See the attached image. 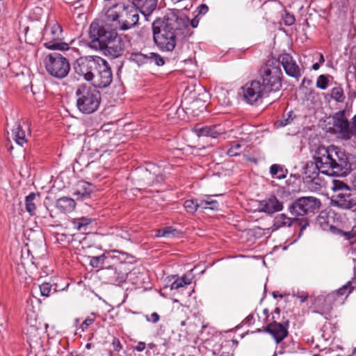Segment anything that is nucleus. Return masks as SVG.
I'll return each mask as SVG.
<instances>
[{
    "label": "nucleus",
    "instance_id": "nucleus-51",
    "mask_svg": "<svg viewBox=\"0 0 356 356\" xmlns=\"http://www.w3.org/2000/svg\"><path fill=\"white\" fill-rule=\"evenodd\" d=\"M199 20L195 17L191 22L189 21L188 25L190 24L192 28H196L198 26ZM188 28H190L188 26ZM191 30V29H189Z\"/></svg>",
    "mask_w": 356,
    "mask_h": 356
},
{
    "label": "nucleus",
    "instance_id": "nucleus-45",
    "mask_svg": "<svg viewBox=\"0 0 356 356\" xmlns=\"http://www.w3.org/2000/svg\"><path fill=\"white\" fill-rule=\"evenodd\" d=\"M176 232V229H172L170 227H167L161 229H159L157 231L156 236L161 237H169L171 235H174V232Z\"/></svg>",
    "mask_w": 356,
    "mask_h": 356
},
{
    "label": "nucleus",
    "instance_id": "nucleus-31",
    "mask_svg": "<svg viewBox=\"0 0 356 356\" xmlns=\"http://www.w3.org/2000/svg\"><path fill=\"white\" fill-rule=\"evenodd\" d=\"M73 227L78 231H86L87 226H88L92 220L90 218L86 217H81L74 218L72 220Z\"/></svg>",
    "mask_w": 356,
    "mask_h": 356
},
{
    "label": "nucleus",
    "instance_id": "nucleus-35",
    "mask_svg": "<svg viewBox=\"0 0 356 356\" xmlns=\"http://www.w3.org/2000/svg\"><path fill=\"white\" fill-rule=\"evenodd\" d=\"M39 289L41 296L44 297H49L51 294L56 291V289H53L52 285L48 282H44L39 285Z\"/></svg>",
    "mask_w": 356,
    "mask_h": 356
},
{
    "label": "nucleus",
    "instance_id": "nucleus-40",
    "mask_svg": "<svg viewBox=\"0 0 356 356\" xmlns=\"http://www.w3.org/2000/svg\"><path fill=\"white\" fill-rule=\"evenodd\" d=\"M191 284V280L186 279V277L177 279L171 284L172 289H178L181 287H184L188 284Z\"/></svg>",
    "mask_w": 356,
    "mask_h": 356
},
{
    "label": "nucleus",
    "instance_id": "nucleus-29",
    "mask_svg": "<svg viewBox=\"0 0 356 356\" xmlns=\"http://www.w3.org/2000/svg\"><path fill=\"white\" fill-rule=\"evenodd\" d=\"M129 60L136 63L138 66L147 64L149 62V58L147 54L141 51H133L129 54Z\"/></svg>",
    "mask_w": 356,
    "mask_h": 356
},
{
    "label": "nucleus",
    "instance_id": "nucleus-25",
    "mask_svg": "<svg viewBox=\"0 0 356 356\" xmlns=\"http://www.w3.org/2000/svg\"><path fill=\"white\" fill-rule=\"evenodd\" d=\"M320 172L322 173V170L318 162L314 161L306 163L304 171L306 179L313 181L318 177Z\"/></svg>",
    "mask_w": 356,
    "mask_h": 356
},
{
    "label": "nucleus",
    "instance_id": "nucleus-58",
    "mask_svg": "<svg viewBox=\"0 0 356 356\" xmlns=\"http://www.w3.org/2000/svg\"><path fill=\"white\" fill-rule=\"evenodd\" d=\"M352 122L354 124V127H356V114L353 117Z\"/></svg>",
    "mask_w": 356,
    "mask_h": 356
},
{
    "label": "nucleus",
    "instance_id": "nucleus-28",
    "mask_svg": "<svg viewBox=\"0 0 356 356\" xmlns=\"http://www.w3.org/2000/svg\"><path fill=\"white\" fill-rule=\"evenodd\" d=\"M355 287L352 286L351 282H347L345 285L339 289L336 292H333L332 293L327 294L325 297V300L327 301H330L335 298L337 295L338 296H343L346 294V297L354 290Z\"/></svg>",
    "mask_w": 356,
    "mask_h": 356
},
{
    "label": "nucleus",
    "instance_id": "nucleus-41",
    "mask_svg": "<svg viewBox=\"0 0 356 356\" xmlns=\"http://www.w3.org/2000/svg\"><path fill=\"white\" fill-rule=\"evenodd\" d=\"M294 118L295 115H293V111H289L286 113V117L285 114H284L282 118L277 122L278 123L279 126H286L291 124L293 122Z\"/></svg>",
    "mask_w": 356,
    "mask_h": 356
},
{
    "label": "nucleus",
    "instance_id": "nucleus-47",
    "mask_svg": "<svg viewBox=\"0 0 356 356\" xmlns=\"http://www.w3.org/2000/svg\"><path fill=\"white\" fill-rule=\"evenodd\" d=\"M113 348L115 351L119 352L122 349V346L120 341V340L115 337L113 338L112 342Z\"/></svg>",
    "mask_w": 356,
    "mask_h": 356
},
{
    "label": "nucleus",
    "instance_id": "nucleus-63",
    "mask_svg": "<svg viewBox=\"0 0 356 356\" xmlns=\"http://www.w3.org/2000/svg\"><path fill=\"white\" fill-rule=\"evenodd\" d=\"M223 104H229V100H228V99H227V100L224 99V101H223Z\"/></svg>",
    "mask_w": 356,
    "mask_h": 356
},
{
    "label": "nucleus",
    "instance_id": "nucleus-8",
    "mask_svg": "<svg viewBox=\"0 0 356 356\" xmlns=\"http://www.w3.org/2000/svg\"><path fill=\"white\" fill-rule=\"evenodd\" d=\"M131 177L135 184L140 187V189H145L164 181L163 170L154 164H149L147 168L136 169L133 172Z\"/></svg>",
    "mask_w": 356,
    "mask_h": 356
},
{
    "label": "nucleus",
    "instance_id": "nucleus-13",
    "mask_svg": "<svg viewBox=\"0 0 356 356\" xmlns=\"http://www.w3.org/2000/svg\"><path fill=\"white\" fill-rule=\"evenodd\" d=\"M333 133L343 140H349L353 136L354 124L349 122L346 115V110L336 112L332 117Z\"/></svg>",
    "mask_w": 356,
    "mask_h": 356
},
{
    "label": "nucleus",
    "instance_id": "nucleus-2",
    "mask_svg": "<svg viewBox=\"0 0 356 356\" xmlns=\"http://www.w3.org/2000/svg\"><path fill=\"white\" fill-rule=\"evenodd\" d=\"M313 159L319 163L322 174L328 176L346 177L356 169V156L333 145L317 147Z\"/></svg>",
    "mask_w": 356,
    "mask_h": 356
},
{
    "label": "nucleus",
    "instance_id": "nucleus-39",
    "mask_svg": "<svg viewBox=\"0 0 356 356\" xmlns=\"http://www.w3.org/2000/svg\"><path fill=\"white\" fill-rule=\"evenodd\" d=\"M148 56L149 58V63H154L157 66H162L165 64V60L160 54L154 52H149Z\"/></svg>",
    "mask_w": 356,
    "mask_h": 356
},
{
    "label": "nucleus",
    "instance_id": "nucleus-18",
    "mask_svg": "<svg viewBox=\"0 0 356 356\" xmlns=\"http://www.w3.org/2000/svg\"><path fill=\"white\" fill-rule=\"evenodd\" d=\"M293 223H297L300 227L298 235L299 237H300L303 233V231L309 224V220L307 218L300 220L296 218H291L288 217L286 214L281 213L275 218L273 227H275L276 229H279L284 227H290Z\"/></svg>",
    "mask_w": 356,
    "mask_h": 356
},
{
    "label": "nucleus",
    "instance_id": "nucleus-54",
    "mask_svg": "<svg viewBox=\"0 0 356 356\" xmlns=\"http://www.w3.org/2000/svg\"><path fill=\"white\" fill-rule=\"evenodd\" d=\"M353 262L355 263V266L353 268V280H356V259H353Z\"/></svg>",
    "mask_w": 356,
    "mask_h": 356
},
{
    "label": "nucleus",
    "instance_id": "nucleus-30",
    "mask_svg": "<svg viewBox=\"0 0 356 356\" xmlns=\"http://www.w3.org/2000/svg\"><path fill=\"white\" fill-rule=\"evenodd\" d=\"M12 135L13 140L17 145L23 146L24 144L27 143L25 131L22 129L21 125H15V127L12 130Z\"/></svg>",
    "mask_w": 356,
    "mask_h": 356
},
{
    "label": "nucleus",
    "instance_id": "nucleus-10",
    "mask_svg": "<svg viewBox=\"0 0 356 356\" xmlns=\"http://www.w3.org/2000/svg\"><path fill=\"white\" fill-rule=\"evenodd\" d=\"M105 60L99 56H85L77 59L75 72L88 81L94 82Z\"/></svg>",
    "mask_w": 356,
    "mask_h": 356
},
{
    "label": "nucleus",
    "instance_id": "nucleus-12",
    "mask_svg": "<svg viewBox=\"0 0 356 356\" xmlns=\"http://www.w3.org/2000/svg\"><path fill=\"white\" fill-rule=\"evenodd\" d=\"M321 207L319 199L312 197H301L293 202L289 207V212L295 216L314 213Z\"/></svg>",
    "mask_w": 356,
    "mask_h": 356
},
{
    "label": "nucleus",
    "instance_id": "nucleus-60",
    "mask_svg": "<svg viewBox=\"0 0 356 356\" xmlns=\"http://www.w3.org/2000/svg\"><path fill=\"white\" fill-rule=\"evenodd\" d=\"M353 136L356 137V127H354V129H353Z\"/></svg>",
    "mask_w": 356,
    "mask_h": 356
},
{
    "label": "nucleus",
    "instance_id": "nucleus-16",
    "mask_svg": "<svg viewBox=\"0 0 356 356\" xmlns=\"http://www.w3.org/2000/svg\"><path fill=\"white\" fill-rule=\"evenodd\" d=\"M125 44L123 39L117 34L108 42L103 45L102 48H99L97 50L103 51L104 54L107 56L115 58L123 54Z\"/></svg>",
    "mask_w": 356,
    "mask_h": 356
},
{
    "label": "nucleus",
    "instance_id": "nucleus-11",
    "mask_svg": "<svg viewBox=\"0 0 356 356\" xmlns=\"http://www.w3.org/2000/svg\"><path fill=\"white\" fill-rule=\"evenodd\" d=\"M44 65L47 72L52 76L58 79L65 77L70 70L68 60L58 53L49 54L44 58Z\"/></svg>",
    "mask_w": 356,
    "mask_h": 356
},
{
    "label": "nucleus",
    "instance_id": "nucleus-55",
    "mask_svg": "<svg viewBox=\"0 0 356 356\" xmlns=\"http://www.w3.org/2000/svg\"><path fill=\"white\" fill-rule=\"evenodd\" d=\"M308 296L307 295H300L298 296L300 298L301 302H304L307 299Z\"/></svg>",
    "mask_w": 356,
    "mask_h": 356
},
{
    "label": "nucleus",
    "instance_id": "nucleus-34",
    "mask_svg": "<svg viewBox=\"0 0 356 356\" xmlns=\"http://www.w3.org/2000/svg\"><path fill=\"white\" fill-rule=\"evenodd\" d=\"M331 97L337 102H343L345 100V95L343 90L341 86L334 87L330 92Z\"/></svg>",
    "mask_w": 356,
    "mask_h": 356
},
{
    "label": "nucleus",
    "instance_id": "nucleus-53",
    "mask_svg": "<svg viewBox=\"0 0 356 356\" xmlns=\"http://www.w3.org/2000/svg\"><path fill=\"white\" fill-rule=\"evenodd\" d=\"M208 10H209L208 6L204 4H202L200 6V13L204 14L208 11Z\"/></svg>",
    "mask_w": 356,
    "mask_h": 356
},
{
    "label": "nucleus",
    "instance_id": "nucleus-36",
    "mask_svg": "<svg viewBox=\"0 0 356 356\" xmlns=\"http://www.w3.org/2000/svg\"><path fill=\"white\" fill-rule=\"evenodd\" d=\"M184 207L187 212L193 213L197 208H200V202H197L196 200H187L184 202Z\"/></svg>",
    "mask_w": 356,
    "mask_h": 356
},
{
    "label": "nucleus",
    "instance_id": "nucleus-21",
    "mask_svg": "<svg viewBox=\"0 0 356 356\" xmlns=\"http://www.w3.org/2000/svg\"><path fill=\"white\" fill-rule=\"evenodd\" d=\"M193 131L198 137L209 136L213 138L225 132L224 128L220 124L213 126L197 124L193 128Z\"/></svg>",
    "mask_w": 356,
    "mask_h": 356
},
{
    "label": "nucleus",
    "instance_id": "nucleus-23",
    "mask_svg": "<svg viewBox=\"0 0 356 356\" xmlns=\"http://www.w3.org/2000/svg\"><path fill=\"white\" fill-rule=\"evenodd\" d=\"M158 0H133L132 3L140 10L146 17H149L156 9Z\"/></svg>",
    "mask_w": 356,
    "mask_h": 356
},
{
    "label": "nucleus",
    "instance_id": "nucleus-59",
    "mask_svg": "<svg viewBox=\"0 0 356 356\" xmlns=\"http://www.w3.org/2000/svg\"><path fill=\"white\" fill-rule=\"evenodd\" d=\"M253 318V315L252 314H250L248 317H247V321H249L250 320H252Z\"/></svg>",
    "mask_w": 356,
    "mask_h": 356
},
{
    "label": "nucleus",
    "instance_id": "nucleus-17",
    "mask_svg": "<svg viewBox=\"0 0 356 356\" xmlns=\"http://www.w3.org/2000/svg\"><path fill=\"white\" fill-rule=\"evenodd\" d=\"M276 60L279 61V67H280V64H282L288 76L296 79H298L301 76V70L291 54L284 52L276 58Z\"/></svg>",
    "mask_w": 356,
    "mask_h": 356
},
{
    "label": "nucleus",
    "instance_id": "nucleus-37",
    "mask_svg": "<svg viewBox=\"0 0 356 356\" xmlns=\"http://www.w3.org/2000/svg\"><path fill=\"white\" fill-rule=\"evenodd\" d=\"M83 1V0H74L73 1H71V2L66 3L72 5V11L74 13V14L80 16L84 10V6L82 3Z\"/></svg>",
    "mask_w": 356,
    "mask_h": 356
},
{
    "label": "nucleus",
    "instance_id": "nucleus-50",
    "mask_svg": "<svg viewBox=\"0 0 356 356\" xmlns=\"http://www.w3.org/2000/svg\"><path fill=\"white\" fill-rule=\"evenodd\" d=\"M146 347V344L145 342L140 341L138 343V344L134 347V350L141 352L143 351Z\"/></svg>",
    "mask_w": 356,
    "mask_h": 356
},
{
    "label": "nucleus",
    "instance_id": "nucleus-7",
    "mask_svg": "<svg viewBox=\"0 0 356 356\" xmlns=\"http://www.w3.org/2000/svg\"><path fill=\"white\" fill-rule=\"evenodd\" d=\"M76 106L81 112L90 114L97 110L101 102V94L97 88L82 84L76 90Z\"/></svg>",
    "mask_w": 356,
    "mask_h": 356
},
{
    "label": "nucleus",
    "instance_id": "nucleus-62",
    "mask_svg": "<svg viewBox=\"0 0 356 356\" xmlns=\"http://www.w3.org/2000/svg\"><path fill=\"white\" fill-rule=\"evenodd\" d=\"M181 326H185L186 325V321H183L181 322Z\"/></svg>",
    "mask_w": 356,
    "mask_h": 356
},
{
    "label": "nucleus",
    "instance_id": "nucleus-27",
    "mask_svg": "<svg viewBox=\"0 0 356 356\" xmlns=\"http://www.w3.org/2000/svg\"><path fill=\"white\" fill-rule=\"evenodd\" d=\"M56 206L61 212L70 213L74 209L76 203L72 198L62 197L56 201Z\"/></svg>",
    "mask_w": 356,
    "mask_h": 356
},
{
    "label": "nucleus",
    "instance_id": "nucleus-4",
    "mask_svg": "<svg viewBox=\"0 0 356 356\" xmlns=\"http://www.w3.org/2000/svg\"><path fill=\"white\" fill-rule=\"evenodd\" d=\"M334 195L331 205L341 210L356 211V188L339 179H334L331 187Z\"/></svg>",
    "mask_w": 356,
    "mask_h": 356
},
{
    "label": "nucleus",
    "instance_id": "nucleus-61",
    "mask_svg": "<svg viewBox=\"0 0 356 356\" xmlns=\"http://www.w3.org/2000/svg\"><path fill=\"white\" fill-rule=\"evenodd\" d=\"M321 220H324V218H322V217H318V222H319L320 223H321V222H321Z\"/></svg>",
    "mask_w": 356,
    "mask_h": 356
},
{
    "label": "nucleus",
    "instance_id": "nucleus-44",
    "mask_svg": "<svg viewBox=\"0 0 356 356\" xmlns=\"http://www.w3.org/2000/svg\"><path fill=\"white\" fill-rule=\"evenodd\" d=\"M329 80L325 75H320L316 81V87L323 90L327 88Z\"/></svg>",
    "mask_w": 356,
    "mask_h": 356
},
{
    "label": "nucleus",
    "instance_id": "nucleus-42",
    "mask_svg": "<svg viewBox=\"0 0 356 356\" xmlns=\"http://www.w3.org/2000/svg\"><path fill=\"white\" fill-rule=\"evenodd\" d=\"M241 145L238 142H232L231 147L227 150L229 156H235L241 153Z\"/></svg>",
    "mask_w": 356,
    "mask_h": 356
},
{
    "label": "nucleus",
    "instance_id": "nucleus-64",
    "mask_svg": "<svg viewBox=\"0 0 356 356\" xmlns=\"http://www.w3.org/2000/svg\"><path fill=\"white\" fill-rule=\"evenodd\" d=\"M275 312L276 313H277V314H280V309H279V308H276V309H275Z\"/></svg>",
    "mask_w": 356,
    "mask_h": 356
},
{
    "label": "nucleus",
    "instance_id": "nucleus-43",
    "mask_svg": "<svg viewBox=\"0 0 356 356\" xmlns=\"http://www.w3.org/2000/svg\"><path fill=\"white\" fill-rule=\"evenodd\" d=\"M270 172L273 177H276L279 179L284 177L282 168L277 164H273L270 166Z\"/></svg>",
    "mask_w": 356,
    "mask_h": 356
},
{
    "label": "nucleus",
    "instance_id": "nucleus-24",
    "mask_svg": "<svg viewBox=\"0 0 356 356\" xmlns=\"http://www.w3.org/2000/svg\"><path fill=\"white\" fill-rule=\"evenodd\" d=\"M93 191L92 186L88 182L80 181L76 184V188L74 195L77 196V199L85 200L90 197Z\"/></svg>",
    "mask_w": 356,
    "mask_h": 356
},
{
    "label": "nucleus",
    "instance_id": "nucleus-5",
    "mask_svg": "<svg viewBox=\"0 0 356 356\" xmlns=\"http://www.w3.org/2000/svg\"><path fill=\"white\" fill-rule=\"evenodd\" d=\"M118 29L113 26V22L108 20L104 14L101 19L94 20L89 29V45L97 50L108 42L118 33Z\"/></svg>",
    "mask_w": 356,
    "mask_h": 356
},
{
    "label": "nucleus",
    "instance_id": "nucleus-22",
    "mask_svg": "<svg viewBox=\"0 0 356 356\" xmlns=\"http://www.w3.org/2000/svg\"><path fill=\"white\" fill-rule=\"evenodd\" d=\"M261 210L265 213L271 214L282 209V203L275 196H271L267 200H263L261 204Z\"/></svg>",
    "mask_w": 356,
    "mask_h": 356
},
{
    "label": "nucleus",
    "instance_id": "nucleus-14",
    "mask_svg": "<svg viewBox=\"0 0 356 356\" xmlns=\"http://www.w3.org/2000/svg\"><path fill=\"white\" fill-rule=\"evenodd\" d=\"M137 273L136 269L132 270L130 269L129 264L121 262L114 268L109 266L106 271V275L108 277V281L111 284L120 285L124 282L128 277L132 280V276Z\"/></svg>",
    "mask_w": 356,
    "mask_h": 356
},
{
    "label": "nucleus",
    "instance_id": "nucleus-57",
    "mask_svg": "<svg viewBox=\"0 0 356 356\" xmlns=\"http://www.w3.org/2000/svg\"><path fill=\"white\" fill-rule=\"evenodd\" d=\"M325 62V59L323 57V55L322 54H320L319 55V63H323Z\"/></svg>",
    "mask_w": 356,
    "mask_h": 356
},
{
    "label": "nucleus",
    "instance_id": "nucleus-38",
    "mask_svg": "<svg viewBox=\"0 0 356 356\" xmlns=\"http://www.w3.org/2000/svg\"><path fill=\"white\" fill-rule=\"evenodd\" d=\"M200 208L203 209L218 210L219 209V204L216 200H201Z\"/></svg>",
    "mask_w": 356,
    "mask_h": 356
},
{
    "label": "nucleus",
    "instance_id": "nucleus-15",
    "mask_svg": "<svg viewBox=\"0 0 356 356\" xmlns=\"http://www.w3.org/2000/svg\"><path fill=\"white\" fill-rule=\"evenodd\" d=\"M243 97L250 104H253L266 95L259 81L254 80L246 83L242 88Z\"/></svg>",
    "mask_w": 356,
    "mask_h": 356
},
{
    "label": "nucleus",
    "instance_id": "nucleus-48",
    "mask_svg": "<svg viewBox=\"0 0 356 356\" xmlns=\"http://www.w3.org/2000/svg\"><path fill=\"white\" fill-rule=\"evenodd\" d=\"M284 20L285 24L289 26V25H292L293 24H294L296 19L293 15L288 13L286 15Z\"/></svg>",
    "mask_w": 356,
    "mask_h": 356
},
{
    "label": "nucleus",
    "instance_id": "nucleus-6",
    "mask_svg": "<svg viewBox=\"0 0 356 356\" xmlns=\"http://www.w3.org/2000/svg\"><path fill=\"white\" fill-rule=\"evenodd\" d=\"M262 87L266 95L279 92L282 88V72L275 58L267 60L259 70Z\"/></svg>",
    "mask_w": 356,
    "mask_h": 356
},
{
    "label": "nucleus",
    "instance_id": "nucleus-19",
    "mask_svg": "<svg viewBox=\"0 0 356 356\" xmlns=\"http://www.w3.org/2000/svg\"><path fill=\"white\" fill-rule=\"evenodd\" d=\"M289 321H286L284 323L273 321L268 324L264 331L270 333L275 340L276 343H280L286 337H287Z\"/></svg>",
    "mask_w": 356,
    "mask_h": 356
},
{
    "label": "nucleus",
    "instance_id": "nucleus-26",
    "mask_svg": "<svg viewBox=\"0 0 356 356\" xmlns=\"http://www.w3.org/2000/svg\"><path fill=\"white\" fill-rule=\"evenodd\" d=\"M90 259V265L92 268H104V266L110 263V260L113 257L109 254H102L99 256H88Z\"/></svg>",
    "mask_w": 356,
    "mask_h": 356
},
{
    "label": "nucleus",
    "instance_id": "nucleus-33",
    "mask_svg": "<svg viewBox=\"0 0 356 356\" xmlns=\"http://www.w3.org/2000/svg\"><path fill=\"white\" fill-rule=\"evenodd\" d=\"M336 234L340 235L349 242V245H354L356 243V230L352 229V230L349 232H345L341 229H337Z\"/></svg>",
    "mask_w": 356,
    "mask_h": 356
},
{
    "label": "nucleus",
    "instance_id": "nucleus-9",
    "mask_svg": "<svg viewBox=\"0 0 356 356\" xmlns=\"http://www.w3.org/2000/svg\"><path fill=\"white\" fill-rule=\"evenodd\" d=\"M64 40L62 26L57 22H49L45 25L42 41L44 46L49 49H69V44L63 42Z\"/></svg>",
    "mask_w": 356,
    "mask_h": 356
},
{
    "label": "nucleus",
    "instance_id": "nucleus-56",
    "mask_svg": "<svg viewBox=\"0 0 356 356\" xmlns=\"http://www.w3.org/2000/svg\"><path fill=\"white\" fill-rule=\"evenodd\" d=\"M319 67H320V63H314L312 65V69L314 70H318Z\"/></svg>",
    "mask_w": 356,
    "mask_h": 356
},
{
    "label": "nucleus",
    "instance_id": "nucleus-46",
    "mask_svg": "<svg viewBox=\"0 0 356 356\" xmlns=\"http://www.w3.org/2000/svg\"><path fill=\"white\" fill-rule=\"evenodd\" d=\"M94 321H95L94 318H91L90 316H88L82 323V324L80 326V329L81 330L82 332L86 331L88 329V327L94 323Z\"/></svg>",
    "mask_w": 356,
    "mask_h": 356
},
{
    "label": "nucleus",
    "instance_id": "nucleus-32",
    "mask_svg": "<svg viewBox=\"0 0 356 356\" xmlns=\"http://www.w3.org/2000/svg\"><path fill=\"white\" fill-rule=\"evenodd\" d=\"M37 196L39 197V194L31 193L29 195L26 197L25 199L26 210L31 216H33L35 214V211L36 210L35 200L36 199Z\"/></svg>",
    "mask_w": 356,
    "mask_h": 356
},
{
    "label": "nucleus",
    "instance_id": "nucleus-3",
    "mask_svg": "<svg viewBox=\"0 0 356 356\" xmlns=\"http://www.w3.org/2000/svg\"><path fill=\"white\" fill-rule=\"evenodd\" d=\"M104 15L113 26L127 30L135 26L138 21V10L134 3L126 0H107L104 8Z\"/></svg>",
    "mask_w": 356,
    "mask_h": 356
},
{
    "label": "nucleus",
    "instance_id": "nucleus-1",
    "mask_svg": "<svg viewBox=\"0 0 356 356\" xmlns=\"http://www.w3.org/2000/svg\"><path fill=\"white\" fill-rule=\"evenodd\" d=\"M189 19L184 15L170 12L163 19L156 18L152 22L153 39L162 51H177L180 40L191 35Z\"/></svg>",
    "mask_w": 356,
    "mask_h": 356
},
{
    "label": "nucleus",
    "instance_id": "nucleus-49",
    "mask_svg": "<svg viewBox=\"0 0 356 356\" xmlns=\"http://www.w3.org/2000/svg\"><path fill=\"white\" fill-rule=\"evenodd\" d=\"M159 315L156 312H153L151 314L150 318H147L149 321H152L154 323H157L159 321Z\"/></svg>",
    "mask_w": 356,
    "mask_h": 356
},
{
    "label": "nucleus",
    "instance_id": "nucleus-20",
    "mask_svg": "<svg viewBox=\"0 0 356 356\" xmlns=\"http://www.w3.org/2000/svg\"><path fill=\"white\" fill-rule=\"evenodd\" d=\"M113 74L108 63L105 60L92 83L94 88H104L112 82Z\"/></svg>",
    "mask_w": 356,
    "mask_h": 356
},
{
    "label": "nucleus",
    "instance_id": "nucleus-52",
    "mask_svg": "<svg viewBox=\"0 0 356 356\" xmlns=\"http://www.w3.org/2000/svg\"><path fill=\"white\" fill-rule=\"evenodd\" d=\"M175 58L180 60L181 61H186L187 58L185 55H184L183 52L177 53V55Z\"/></svg>",
    "mask_w": 356,
    "mask_h": 356
}]
</instances>
